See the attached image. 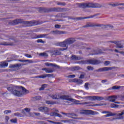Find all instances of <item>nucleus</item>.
Listing matches in <instances>:
<instances>
[{
	"mask_svg": "<svg viewBox=\"0 0 124 124\" xmlns=\"http://www.w3.org/2000/svg\"><path fill=\"white\" fill-rule=\"evenodd\" d=\"M18 24H23V25H27V27H32L33 26H37V25H41L42 22L37 20L32 21H24L22 19H15L9 22V24L11 26L14 25H18Z\"/></svg>",
	"mask_w": 124,
	"mask_h": 124,
	"instance_id": "1",
	"label": "nucleus"
},
{
	"mask_svg": "<svg viewBox=\"0 0 124 124\" xmlns=\"http://www.w3.org/2000/svg\"><path fill=\"white\" fill-rule=\"evenodd\" d=\"M69 10V9H68L67 8H38V12L40 13H49V12H64L65 11H68Z\"/></svg>",
	"mask_w": 124,
	"mask_h": 124,
	"instance_id": "2",
	"label": "nucleus"
},
{
	"mask_svg": "<svg viewBox=\"0 0 124 124\" xmlns=\"http://www.w3.org/2000/svg\"><path fill=\"white\" fill-rule=\"evenodd\" d=\"M77 8H101L102 5L98 3H77L75 4Z\"/></svg>",
	"mask_w": 124,
	"mask_h": 124,
	"instance_id": "3",
	"label": "nucleus"
},
{
	"mask_svg": "<svg viewBox=\"0 0 124 124\" xmlns=\"http://www.w3.org/2000/svg\"><path fill=\"white\" fill-rule=\"evenodd\" d=\"M21 89H17L15 86H11L7 88L8 91L11 92V93L15 96L21 97L24 93H26L28 90L24 87L21 86Z\"/></svg>",
	"mask_w": 124,
	"mask_h": 124,
	"instance_id": "4",
	"label": "nucleus"
},
{
	"mask_svg": "<svg viewBox=\"0 0 124 124\" xmlns=\"http://www.w3.org/2000/svg\"><path fill=\"white\" fill-rule=\"evenodd\" d=\"M52 99H62L63 100H67L68 101H71V102H74L76 104H79L80 101L74 99L70 98L68 95H61V94L56 93L51 96Z\"/></svg>",
	"mask_w": 124,
	"mask_h": 124,
	"instance_id": "5",
	"label": "nucleus"
},
{
	"mask_svg": "<svg viewBox=\"0 0 124 124\" xmlns=\"http://www.w3.org/2000/svg\"><path fill=\"white\" fill-rule=\"evenodd\" d=\"M78 63L80 64H93V65H96L101 63V61L98 60L92 59L89 60H82L79 61Z\"/></svg>",
	"mask_w": 124,
	"mask_h": 124,
	"instance_id": "6",
	"label": "nucleus"
},
{
	"mask_svg": "<svg viewBox=\"0 0 124 124\" xmlns=\"http://www.w3.org/2000/svg\"><path fill=\"white\" fill-rule=\"evenodd\" d=\"M75 41H76L75 38H69L66 39L63 42L58 43V45L59 46H60V47H66V46H68V45H71V44H73Z\"/></svg>",
	"mask_w": 124,
	"mask_h": 124,
	"instance_id": "7",
	"label": "nucleus"
},
{
	"mask_svg": "<svg viewBox=\"0 0 124 124\" xmlns=\"http://www.w3.org/2000/svg\"><path fill=\"white\" fill-rule=\"evenodd\" d=\"M99 15V14H96L94 15L91 16H87V17H71L70 16H69L68 18L69 19H70L71 20H75L76 21H79V20H83L84 19H90L91 18H93L95 17V16H98Z\"/></svg>",
	"mask_w": 124,
	"mask_h": 124,
	"instance_id": "8",
	"label": "nucleus"
},
{
	"mask_svg": "<svg viewBox=\"0 0 124 124\" xmlns=\"http://www.w3.org/2000/svg\"><path fill=\"white\" fill-rule=\"evenodd\" d=\"M84 98H89L90 100H97L98 101H100L103 100L104 98L102 96H88L84 97Z\"/></svg>",
	"mask_w": 124,
	"mask_h": 124,
	"instance_id": "9",
	"label": "nucleus"
},
{
	"mask_svg": "<svg viewBox=\"0 0 124 124\" xmlns=\"http://www.w3.org/2000/svg\"><path fill=\"white\" fill-rule=\"evenodd\" d=\"M114 68H115V67H105L103 68H100L97 70H95L94 72H103L104 71H109V70H112Z\"/></svg>",
	"mask_w": 124,
	"mask_h": 124,
	"instance_id": "10",
	"label": "nucleus"
},
{
	"mask_svg": "<svg viewBox=\"0 0 124 124\" xmlns=\"http://www.w3.org/2000/svg\"><path fill=\"white\" fill-rule=\"evenodd\" d=\"M95 113H98L97 112L91 110H82L80 112V114L82 115H95Z\"/></svg>",
	"mask_w": 124,
	"mask_h": 124,
	"instance_id": "11",
	"label": "nucleus"
},
{
	"mask_svg": "<svg viewBox=\"0 0 124 124\" xmlns=\"http://www.w3.org/2000/svg\"><path fill=\"white\" fill-rule=\"evenodd\" d=\"M39 111L40 112H44L45 114L49 115V108L46 107H41L38 108Z\"/></svg>",
	"mask_w": 124,
	"mask_h": 124,
	"instance_id": "12",
	"label": "nucleus"
},
{
	"mask_svg": "<svg viewBox=\"0 0 124 124\" xmlns=\"http://www.w3.org/2000/svg\"><path fill=\"white\" fill-rule=\"evenodd\" d=\"M117 98L116 96H109L108 97V100L110 102H114V103H116L117 104H120V102H115Z\"/></svg>",
	"mask_w": 124,
	"mask_h": 124,
	"instance_id": "13",
	"label": "nucleus"
},
{
	"mask_svg": "<svg viewBox=\"0 0 124 124\" xmlns=\"http://www.w3.org/2000/svg\"><path fill=\"white\" fill-rule=\"evenodd\" d=\"M50 33H53V34H65V33H66V32L64 31L56 30L51 31L50 32Z\"/></svg>",
	"mask_w": 124,
	"mask_h": 124,
	"instance_id": "14",
	"label": "nucleus"
},
{
	"mask_svg": "<svg viewBox=\"0 0 124 124\" xmlns=\"http://www.w3.org/2000/svg\"><path fill=\"white\" fill-rule=\"evenodd\" d=\"M45 65L46 66H51L52 67H55L56 68H60V66L52 63L46 62L45 63Z\"/></svg>",
	"mask_w": 124,
	"mask_h": 124,
	"instance_id": "15",
	"label": "nucleus"
},
{
	"mask_svg": "<svg viewBox=\"0 0 124 124\" xmlns=\"http://www.w3.org/2000/svg\"><path fill=\"white\" fill-rule=\"evenodd\" d=\"M71 59L73 61H79V60H82L83 58L80 56H77L76 55H72L71 57Z\"/></svg>",
	"mask_w": 124,
	"mask_h": 124,
	"instance_id": "16",
	"label": "nucleus"
},
{
	"mask_svg": "<svg viewBox=\"0 0 124 124\" xmlns=\"http://www.w3.org/2000/svg\"><path fill=\"white\" fill-rule=\"evenodd\" d=\"M8 65V63L6 62H0V67L1 68H4V67H6Z\"/></svg>",
	"mask_w": 124,
	"mask_h": 124,
	"instance_id": "17",
	"label": "nucleus"
},
{
	"mask_svg": "<svg viewBox=\"0 0 124 124\" xmlns=\"http://www.w3.org/2000/svg\"><path fill=\"white\" fill-rule=\"evenodd\" d=\"M47 35H48L47 34H41L40 35H35L34 38H43L45 37V36H47Z\"/></svg>",
	"mask_w": 124,
	"mask_h": 124,
	"instance_id": "18",
	"label": "nucleus"
},
{
	"mask_svg": "<svg viewBox=\"0 0 124 124\" xmlns=\"http://www.w3.org/2000/svg\"><path fill=\"white\" fill-rule=\"evenodd\" d=\"M18 62H29V63H32L33 62L32 60H18Z\"/></svg>",
	"mask_w": 124,
	"mask_h": 124,
	"instance_id": "19",
	"label": "nucleus"
},
{
	"mask_svg": "<svg viewBox=\"0 0 124 124\" xmlns=\"http://www.w3.org/2000/svg\"><path fill=\"white\" fill-rule=\"evenodd\" d=\"M73 82H75V83H78L79 85H81V84H83V80L81 79H78L77 78H74L73 79Z\"/></svg>",
	"mask_w": 124,
	"mask_h": 124,
	"instance_id": "20",
	"label": "nucleus"
},
{
	"mask_svg": "<svg viewBox=\"0 0 124 124\" xmlns=\"http://www.w3.org/2000/svg\"><path fill=\"white\" fill-rule=\"evenodd\" d=\"M1 45H3L4 46H13V43H8L7 42H4L1 44Z\"/></svg>",
	"mask_w": 124,
	"mask_h": 124,
	"instance_id": "21",
	"label": "nucleus"
},
{
	"mask_svg": "<svg viewBox=\"0 0 124 124\" xmlns=\"http://www.w3.org/2000/svg\"><path fill=\"white\" fill-rule=\"evenodd\" d=\"M61 54H62V52H61V51L58 50H54L52 53L53 56H58V55H61Z\"/></svg>",
	"mask_w": 124,
	"mask_h": 124,
	"instance_id": "22",
	"label": "nucleus"
},
{
	"mask_svg": "<svg viewBox=\"0 0 124 124\" xmlns=\"http://www.w3.org/2000/svg\"><path fill=\"white\" fill-rule=\"evenodd\" d=\"M103 26V24H90V28H93V27H102Z\"/></svg>",
	"mask_w": 124,
	"mask_h": 124,
	"instance_id": "23",
	"label": "nucleus"
},
{
	"mask_svg": "<svg viewBox=\"0 0 124 124\" xmlns=\"http://www.w3.org/2000/svg\"><path fill=\"white\" fill-rule=\"evenodd\" d=\"M67 117L71 118V117H78V115L73 113H68Z\"/></svg>",
	"mask_w": 124,
	"mask_h": 124,
	"instance_id": "24",
	"label": "nucleus"
},
{
	"mask_svg": "<svg viewBox=\"0 0 124 124\" xmlns=\"http://www.w3.org/2000/svg\"><path fill=\"white\" fill-rule=\"evenodd\" d=\"M21 66V64H16L14 65H11L10 66V68H15L16 67H20Z\"/></svg>",
	"mask_w": 124,
	"mask_h": 124,
	"instance_id": "25",
	"label": "nucleus"
},
{
	"mask_svg": "<svg viewBox=\"0 0 124 124\" xmlns=\"http://www.w3.org/2000/svg\"><path fill=\"white\" fill-rule=\"evenodd\" d=\"M119 89H121V86H118L117 85L114 86L112 88H109L108 90H119Z\"/></svg>",
	"mask_w": 124,
	"mask_h": 124,
	"instance_id": "26",
	"label": "nucleus"
},
{
	"mask_svg": "<svg viewBox=\"0 0 124 124\" xmlns=\"http://www.w3.org/2000/svg\"><path fill=\"white\" fill-rule=\"evenodd\" d=\"M99 54H102V50H101V49L95 50V53L93 55H99Z\"/></svg>",
	"mask_w": 124,
	"mask_h": 124,
	"instance_id": "27",
	"label": "nucleus"
},
{
	"mask_svg": "<svg viewBox=\"0 0 124 124\" xmlns=\"http://www.w3.org/2000/svg\"><path fill=\"white\" fill-rule=\"evenodd\" d=\"M117 114L116 113H109L104 116V118H107V117H111L112 116H116Z\"/></svg>",
	"mask_w": 124,
	"mask_h": 124,
	"instance_id": "28",
	"label": "nucleus"
},
{
	"mask_svg": "<svg viewBox=\"0 0 124 124\" xmlns=\"http://www.w3.org/2000/svg\"><path fill=\"white\" fill-rule=\"evenodd\" d=\"M35 78H41L42 79H45V78H46V75L44 74V75H41L39 76H36Z\"/></svg>",
	"mask_w": 124,
	"mask_h": 124,
	"instance_id": "29",
	"label": "nucleus"
},
{
	"mask_svg": "<svg viewBox=\"0 0 124 124\" xmlns=\"http://www.w3.org/2000/svg\"><path fill=\"white\" fill-rule=\"evenodd\" d=\"M58 5H62V6H65L66 5V3L64 2H59L57 3Z\"/></svg>",
	"mask_w": 124,
	"mask_h": 124,
	"instance_id": "30",
	"label": "nucleus"
},
{
	"mask_svg": "<svg viewBox=\"0 0 124 124\" xmlns=\"http://www.w3.org/2000/svg\"><path fill=\"white\" fill-rule=\"evenodd\" d=\"M46 104H51V105H53L56 104V102H53L51 101H46Z\"/></svg>",
	"mask_w": 124,
	"mask_h": 124,
	"instance_id": "31",
	"label": "nucleus"
},
{
	"mask_svg": "<svg viewBox=\"0 0 124 124\" xmlns=\"http://www.w3.org/2000/svg\"><path fill=\"white\" fill-rule=\"evenodd\" d=\"M116 48H124V45H122L121 43H118L117 45L116 46Z\"/></svg>",
	"mask_w": 124,
	"mask_h": 124,
	"instance_id": "32",
	"label": "nucleus"
},
{
	"mask_svg": "<svg viewBox=\"0 0 124 124\" xmlns=\"http://www.w3.org/2000/svg\"><path fill=\"white\" fill-rule=\"evenodd\" d=\"M25 111L27 112V113H29L31 111V109L29 108H25L22 110V113H25Z\"/></svg>",
	"mask_w": 124,
	"mask_h": 124,
	"instance_id": "33",
	"label": "nucleus"
},
{
	"mask_svg": "<svg viewBox=\"0 0 124 124\" xmlns=\"http://www.w3.org/2000/svg\"><path fill=\"white\" fill-rule=\"evenodd\" d=\"M39 56H41V57H48V54L45 52H44L40 53Z\"/></svg>",
	"mask_w": 124,
	"mask_h": 124,
	"instance_id": "34",
	"label": "nucleus"
},
{
	"mask_svg": "<svg viewBox=\"0 0 124 124\" xmlns=\"http://www.w3.org/2000/svg\"><path fill=\"white\" fill-rule=\"evenodd\" d=\"M111 108H118L119 107V105H116L115 104H111L110 105Z\"/></svg>",
	"mask_w": 124,
	"mask_h": 124,
	"instance_id": "35",
	"label": "nucleus"
},
{
	"mask_svg": "<svg viewBox=\"0 0 124 124\" xmlns=\"http://www.w3.org/2000/svg\"><path fill=\"white\" fill-rule=\"evenodd\" d=\"M11 123H13V124H17V118H15L14 119H11Z\"/></svg>",
	"mask_w": 124,
	"mask_h": 124,
	"instance_id": "36",
	"label": "nucleus"
},
{
	"mask_svg": "<svg viewBox=\"0 0 124 124\" xmlns=\"http://www.w3.org/2000/svg\"><path fill=\"white\" fill-rule=\"evenodd\" d=\"M54 71L51 70V68H47L46 71V73H52Z\"/></svg>",
	"mask_w": 124,
	"mask_h": 124,
	"instance_id": "37",
	"label": "nucleus"
},
{
	"mask_svg": "<svg viewBox=\"0 0 124 124\" xmlns=\"http://www.w3.org/2000/svg\"><path fill=\"white\" fill-rule=\"evenodd\" d=\"M89 85H90V83L88 82L85 83L84 88L86 89V90H89Z\"/></svg>",
	"mask_w": 124,
	"mask_h": 124,
	"instance_id": "38",
	"label": "nucleus"
},
{
	"mask_svg": "<svg viewBox=\"0 0 124 124\" xmlns=\"http://www.w3.org/2000/svg\"><path fill=\"white\" fill-rule=\"evenodd\" d=\"M79 69H80V67L78 66H76L72 68V70H79Z\"/></svg>",
	"mask_w": 124,
	"mask_h": 124,
	"instance_id": "39",
	"label": "nucleus"
},
{
	"mask_svg": "<svg viewBox=\"0 0 124 124\" xmlns=\"http://www.w3.org/2000/svg\"><path fill=\"white\" fill-rule=\"evenodd\" d=\"M14 115L16 116V117H22V114L19 112L15 113Z\"/></svg>",
	"mask_w": 124,
	"mask_h": 124,
	"instance_id": "40",
	"label": "nucleus"
},
{
	"mask_svg": "<svg viewBox=\"0 0 124 124\" xmlns=\"http://www.w3.org/2000/svg\"><path fill=\"white\" fill-rule=\"evenodd\" d=\"M37 43H42L43 44H44V43H45V42L44 41L42 40V39L37 40Z\"/></svg>",
	"mask_w": 124,
	"mask_h": 124,
	"instance_id": "41",
	"label": "nucleus"
},
{
	"mask_svg": "<svg viewBox=\"0 0 124 124\" xmlns=\"http://www.w3.org/2000/svg\"><path fill=\"white\" fill-rule=\"evenodd\" d=\"M46 85V84L42 85L41 87L39 89V91H44V89H45Z\"/></svg>",
	"mask_w": 124,
	"mask_h": 124,
	"instance_id": "42",
	"label": "nucleus"
},
{
	"mask_svg": "<svg viewBox=\"0 0 124 124\" xmlns=\"http://www.w3.org/2000/svg\"><path fill=\"white\" fill-rule=\"evenodd\" d=\"M110 63V61H105V62H104V64H105V65H106V66L109 65V64Z\"/></svg>",
	"mask_w": 124,
	"mask_h": 124,
	"instance_id": "43",
	"label": "nucleus"
},
{
	"mask_svg": "<svg viewBox=\"0 0 124 124\" xmlns=\"http://www.w3.org/2000/svg\"><path fill=\"white\" fill-rule=\"evenodd\" d=\"M48 123H51V124H60V122H56L51 120H48Z\"/></svg>",
	"mask_w": 124,
	"mask_h": 124,
	"instance_id": "44",
	"label": "nucleus"
},
{
	"mask_svg": "<svg viewBox=\"0 0 124 124\" xmlns=\"http://www.w3.org/2000/svg\"><path fill=\"white\" fill-rule=\"evenodd\" d=\"M9 113H11V110H6L4 111V114H7Z\"/></svg>",
	"mask_w": 124,
	"mask_h": 124,
	"instance_id": "45",
	"label": "nucleus"
},
{
	"mask_svg": "<svg viewBox=\"0 0 124 124\" xmlns=\"http://www.w3.org/2000/svg\"><path fill=\"white\" fill-rule=\"evenodd\" d=\"M56 114H57V112H51L50 114V116H51V117H54V116L55 117H56Z\"/></svg>",
	"mask_w": 124,
	"mask_h": 124,
	"instance_id": "46",
	"label": "nucleus"
},
{
	"mask_svg": "<svg viewBox=\"0 0 124 124\" xmlns=\"http://www.w3.org/2000/svg\"><path fill=\"white\" fill-rule=\"evenodd\" d=\"M35 99H36V100H40V99H41V96H35Z\"/></svg>",
	"mask_w": 124,
	"mask_h": 124,
	"instance_id": "47",
	"label": "nucleus"
},
{
	"mask_svg": "<svg viewBox=\"0 0 124 124\" xmlns=\"http://www.w3.org/2000/svg\"><path fill=\"white\" fill-rule=\"evenodd\" d=\"M109 42H110V43H114V44H116V46L117 44L119 43V42L117 41H109Z\"/></svg>",
	"mask_w": 124,
	"mask_h": 124,
	"instance_id": "48",
	"label": "nucleus"
},
{
	"mask_svg": "<svg viewBox=\"0 0 124 124\" xmlns=\"http://www.w3.org/2000/svg\"><path fill=\"white\" fill-rule=\"evenodd\" d=\"M87 69L88 70H93V67L91 66H87Z\"/></svg>",
	"mask_w": 124,
	"mask_h": 124,
	"instance_id": "49",
	"label": "nucleus"
},
{
	"mask_svg": "<svg viewBox=\"0 0 124 124\" xmlns=\"http://www.w3.org/2000/svg\"><path fill=\"white\" fill-rule=\"evenodd\" d=\"M61 27V25H59V24H56L55 26V29H60Z\"/></svg>",
	"mask_w": 124,
	"mask_h": 124,
	"instance_id": "50",
	"label": "nucleus"
},
{
	"mask_svg": "<svg viewBox=\"0 0 124 124\" xmlns=\"http://www.w3.org/2000/svg\"><path fill=\"white\" fill-rule=\"evenodd\" d=\"M56 117H59V118H62V115L56 112Z\"/></svg>",
	"mask_w": 124,
	"mask_h": 124,
	"instance_id": "51",
	"label": "nucleus"
},
{
	"mask_svg": "<svg viewBox=\"0 0 124 124\" xmlns=\"http://www.w3.org/2000/svg\"><path fill=\"white\" fill-rule=\"evenodd\" d=\"M25 57H27V58H32V56L30 54H25Z\"/></svg>",
	"mask_w": 124,
	"mask_h": 124,
	"instance_id": "52",
	"label": "nucleus"
},
{
	"mask_svg": "<svg viewBox=\"0 0 124 124\" xmlns=\"http://www.w3.org/2000/svg\"><path fill=\"white\" fill-rule=\"evenodd\" d=\"M90 106H92V107H95L96 106H100L99 104H96L92 105H90Z\"/></svg>",
	"mask_w": 124,
	"mask_h": 124,
	"instance_id": "53",
	"label": "nucleus"
},
{
	"mask_svg": "<svg viewBox=\"0 0 124 124\" xmlns=\"http://www.w3.org/2000/svg\"><path fill=\"white\" fill-rule=\"evenodd\" d=\"M68 78H75V75H69L68 76Z\"/></svg>",
	"mask_w": 124,
	"mask_h": 124,
	"instance_id": "54",
	"label": "nucleus"
},
{
	"mask_svg": "<svg viewBox=\"0 0 124 124\" xmlns=\"http://www.w3.org/2000/svg\"><path fill=\"white\" fill-rule=\"evenodd\" d=\"M46 77H48V78H50V77H52L53 76V75L52 74H46Z\"/></svg>",
	"mask_w": 124,
	"mask_h": 124,
	"instance_id": "55",
	"label": "nucleus"
},
{
	"mask_svg": "<svg viewBox=\"0 0 124 124\" xmlns=\"http://www.w3.org/2000/svg\"><path fill=\"white\" fill-rule=\"evenodd\" d=\"M65 47H66V48H62L61 49V51H64V50H66L67 49L68 46H65Z\"/></svg>",
	"mask_w": 124,
	"mask_h": 124,
	"instance_id": "56",
	"label": "nucleus"
},
{
	"mask_svg": "<svg viewBox=\"0 0 124 124\" xmlns=\"http://www.w3.org/2000/svg\"><path fill=\"white\" fill-rule=\"evenodd\" d=\"M106 82H107V79H104L101 81V83H102V84H104V83H106Z\"/></svg>",
	"mask_w": 124,
	"mask_h": 124,
	"instance_id": "57",
	"label": "nucleus"
},
{
	"mask_svg": "<svg viewBox=\"0 0 124 124\" xmlns=\"http://www.w3.org/2000/svg\"><path fill=\"white\" fill-rule=\"evenodd\" d=\"M102 113L103 114H109V113H110V112L107 111H102Z\"/></svg>",
	"mask_w": 124,
	"mask_h": 124,
	"instance_id": "58",
	"label": "nucleus"
},
{
	"mask_svg": "<svg viewBox=\"0 0 124 124\" xmlns=\"http://www.w3.org/2000/svg\"><path fill=\"white\" fill-rule=\"evenodd\" d=\"M84 75H80V77H79V79H83L84 78Z\"/></svg>",
	"mask_w": 124,
	"mask_h": 124,
	"instance_id": "59",
	"label": "nucleus"
},
{
	"mask_svg": "<svg viewBox=\"0 0 124 124\" xmlns=\"http://www.w3.org/2000/svg\"><path fill=\"white\" fill-rule=\"evenodd\" d=\"M63 69H64L65 70H69V68H68V67H63Z\"/></svg>",
	"mask_w": 124,
	"mask_h": 124,
	"instance_id": "60",
	"label": "nucleus"
},
{
	"mask_svg": "<svg viewBox=\"0 0 124 124\" xmlns=\"http://www.w3.org/2000/svg\"><path fill=\"white\" fill-rule=\"evenodd\" d=\"M5 120H6V122H8V120H9V117H8V116H6Z\"/></svg>",
	"mask_w": 124,
	"mask_h": 124,
	"instance_id": "61",
	"label": "nucleus"
},
{
	"mask_svg": "<svg viewBox=\"0 0 124 124\" xmlns=\"http://www.w3.org/2000/svg\"><path fill=\"white\" fill-rule=\"evenodd\" d=\"M35 116H40V113H36V112H35L34 113Z\"/></svg>",
	"mask_w": 124,
	"mask_h": 124,
	"instance_id": "62",
	"label": "nucleus"
},
{
	"mask_svg": "<svg viewBox=\"0 0 124 124\" xmlns=\"http://www.w3.org/2000/svg\"><path fill=\"white\" fill-rule=\"evenodd\" d=\"M62 122H63V123H68V120H62Z\"/></svg>",
	"mask_w": 124,
	"mask_h": 124,
	"instance_id": "63",
	"label": "nucleus"
},
{
	"mask_svg": "<svg viewBox=\"0 0 124 124\" xmlns=\"http://www.w3.org/2000/svg\"><path fill=\"white\" fill-rule=\"evenodd\" d=\"M120 54H121V55H124V51H120Z\"/></svg>",
	"mask_w": 124,
	"mask_h": 124,
	"instance_id": "64",
	"label": "nucleus"
}]
</instances>
